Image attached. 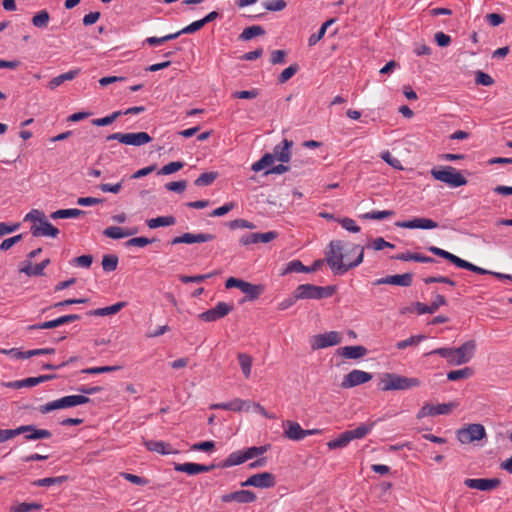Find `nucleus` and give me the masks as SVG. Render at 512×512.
<instances>
[{
  "instance_id": "nucleus-1",
  "label": "nucleus",
  "mask_w": 512,
  "mask_h": 512,
  "mask_svg": "<svg viewBox=\"0 0 512 512\" xmlns=\"http://www.w3.org/2000/svg\"><path fill=\"white\" fill-rule=\"evenodd\" d=\"M365 248L360 245L333 240L325 255V261L334 274L343 275L363 262Z\"/></svg>"
},
{
  "instance_id": "nucleus-2",
  "label": "nucleus",
  "mask_w": 512,
  "mask_h": 512,
  "mask_svg": "<svg viewBox=\"0 0 512 512\" xmlns=\"http://www.w3.org/2000/svg\"><path fill=\"white\" fill-rule=\"evenodd\" d=\"M476 350V342L469 340L458 348L443 347L434 349L426 356L437 354L447 360L450 365L459 366L468 363L474 356Z\"/></svg>"
},
{
  "instance_id": "nucleus-3",
  "label": "nucleus",
  "mask_w": 512,
  "mask_h": 512,
  "mask_svg": "<svg viewBox=\"0 0 512 512\" xmlns=\"http://www.w3.org/2000/svg\"><path fill=\"white\" fill-rule=\"evenodd\" d=\"M379 385L382 391L408 390L419 387L421 381L416 377H406L396 373H385Z\"/></svg>"
},
{
  "instance_id": "nucleus-4",
  "label": "nucleus",
  "mask_w": 512,
  "mask_h": 512,
  "mask_svg": "<svg viewBox=\"0 0 512 512\" xmlns=\"http://www.w3.org/2000/svg\"><path fill=\"white\" fill-rule=\"evenodd\" d=\"M431 175L435 180L441 181L453 188L467 184V179L460 171L452 166H444L440 169L433 168L431 170Z\"/></svg>"
},
{
  "instance_id": "nucleus-5",
  "label": "nucleus",
  "mask_w": 512,
  "mask_h": 512,
  "mask_svg": "<svg viewBox=\"0 0 512 512\" xmlns=\"http://www.w3.org/2000/svg\"><path fill=\"white\" fill-rule=\"evenodd\" d=\"M335 292L334 286H316L301 284L295 289V297L301 299H324L331 297Z\"/></svg>"
},
{
  "instance_id": "nucleus-6",
  "label": "nucleus",
  "mask_w": 512,
  "mask_h": 512,
  "mask_svg": "<svg viewBox=\"0 0 512 512\" xmlns=\"http://www.w3.org/2000/svg\"><path fill=\"white\" fill-rule=\"evenodd\" d=\"M90 402V399L85 395H69L60 399L48 402L39 407V411L42 414H46L53 410L70 408L77 405H82Z\"/></svg>"
},
{
  "instance_id": "nucleus-7",
  "label": "nucleus",
  "mask_w": 512,
  "mask_h": 512,
  "mask_svg": "<svg viewBox=\"0 0 512 512\" xmlns=\"http://www.w3.org/2000/svg\"><path fill=\"white\" fill-rule=\"evenodd\" d=\"M486 437V431L482 424H469L467 427L461 428L457 432V439L462 444H469L474 441H480Z\"/></svg>"
},
{
  "instance_id": "nucleus-8",
  "label": "nucleus",
  "mask_w": 512,
  "mask_h": 512,
  "mask_svg": "<svg viewBox=\"0 0 512 512\" xmlns=\"http://www.w3.org/2000/svg\"><path fill=\"white\" fill-rule=\"evenodd\" d=\"M342 342V335L337 331H330L323 334L314 335L310 339L312 350L324 349L327 347L338 345Z\"/></svg>"
},
{
  "instance_id": "nucleus-9",
  "label": "nucleus",
  "mask_w": 512,
  "mask_h": 512,
  "mask_svg": "<svg viewBox=\"0 0 512 512\" xmlns=\"http://www.w3.org/2000/svg\"><path fill=\"white\" fill-rule=\"evenodd\" d=\"M457 407V403H443L438 405H432L429 403L424 404L417 413V419H422L427 416L447 415Z\"/></svg>"
},
{
  "instance_id": "nucleus-10",
  "label": "nucleus",
  "mask_w": 512,
  "mask_h": 512,
  "mask_svg": "<svg viewBox=\"0 0 512 512\" xmlns=\"http://www.w3.org/2000/svg\"><path fill=\"white\" fill-rule=\"evenodd\" d=\"M275 484V476L270 472L254 474L240 483L241 487L253 486L256 488H271Z\"/></svg>"
},
{
  "instance_id": "nucleus-11",
  "label": "nucleus",
  "mask_w": 512,
  "mask_h": 512,
  "mask_svg": "<svg viewBox=\"0 0 512 512\" xmlns=\"http://www.w3.org/2000/svg\"><path fill=\"white\" fill-rule=\"evenodd\" d=\"M232 310H233V305L227 304L225 302H218L214 308L200 313L198 315V317H199V319H201L205 322H214V321H217V320L225 317Z\"/></svg>"
},
{
  "instance_id": "nucleus-12",
  "label": "nucleus",
  "mask_w": 512,
  "mask_h": 512,
  "mask_svg": "<svg viewBox=\"0 0 512 512\" xmlns=\"http://www.w3.org/2000/svg\"><path fill=\"white\" fill-rule=\"evenodd\" d=\"M278 237V233L276 231H268L265 233H246L243 234L240 239L239 243L242 246H249L252 244H258V243H269L273 240H275Z\"/></svg>"
},
{
  "instance_id": "nucleus-13",
  "label": "nucleus",
  "mask_w": 512,
  "mask_h": 512,
  "mask_svg": "<svg viewBox=\"0 0 512 512\" xmlns=\"http://www.w3.org/2000/svg\"><path fill=\"white\" fill-rule=\"evenodd\" d=\"M464 485L471 489L489 492L498 488L501 480L499 478H467L464 480Z\"/></svg>"
},
{
  "instance_id": "nucleus-14",
  "label": "nucleus",
  "mask_w": 512,
  "mask_h": 512,
  "mask_svg": "<svg viewBox=\"0 0 512 512\" xmlns=\"http://www.w3.org/2000/svg\"><path fill=\"white\" fill-rule=\"evenodd\" d=\"M372 379V374L362 370H352L343 378L341 386L345 389L364 384Z\"/></svg>"
},
{
  "instance_id": "nucleus-15",
  "label": "nucleus",
  "mask_w": 512,
  "mask_h": 512,
  "mask_svg": "<svg viewBox=\"0 0 512 512\" xmlns=\"http://www.w3.org/2000/svg\"><path fill=\"white\" fill-rule=\"evenodd\" d=\"M79 319H80V316L78 314L64 315V316H61L54 320L46 321V322H43L40 324L29 325L27 327V330L32 331V330H37V329H52V328H56V327H59L61 325H64V324H67L70 322L77 321Z\"/></svg>"
},
{
  "instance_id": "nucleus-16",
  "label": "nucleus",
  "mask_w": 512,
  "mask_h": 512,
  "mask_svg": "<svg viewBox=\"0 0 512 512\" xmlns=\"http://www.w3.org/2000/svg\"><path fill=\"white\" fill-rule=\"evenodd\" d=\"M215 239V235L210 233H199V234H192V233H184L181 236H177L171 240L172 245L176 244H193V243H204L209 242Z\"/></svg>"
},
{
  "instance_id": "nucleus-17",
  "label": "nucleus",
  "mask_w": 512,
  "mask_h": 512,
  "mask_svg": "<svg viewBox=\"0 0 512 512\" xmlns=\"http://www.w3.org/2000/svg\"><path fill=\"white\" fill-rule=\"evenodd\" d=\"M395 225L405 229H435L438 223L429 218H414L412 220L398 221Z\"/></svg>"
},
{
  "instance_id": "nucleus-18",
  "label": "nucleus",
  "mask_w": 512,
  "mask_h": 512,
  "mask_svg": "<svg viewBox=\"0 0 512 512\" xmlns=\"http://www.w3.org/2000/svg\"><path fill=\"white\" fill-rule=\"evenodd\" d=\"M413 274L412 273H404L401 275H389L380 279H377L373 282L374 286L389 284V285H397L402 287H409L412 284Z\"/></svg>"
},
{
  "instance_id": "nucleus-19",
  "label": "nucleus",
  "mask_w": 512,
  "mask_h": 512,
  "mask_svg": "<svg viewBox=\"0 0 512 512\" xmlns=\"http://www.w3.org/2000/svg\"><path fill=\"white\" fill-rule=\"evenodd\" d=\"M256 494L250 490H239L231 493L224 494L221 501L224 503L237 502V503H252L256 500Z\"/></svg>"
},
{
  "instance_id": "nucleus-20",
  "label": "nucleus",
  "mask_w": 512,
  "mask_h": 512,
  "mask_svg": "<svg viewBox=\"0 0 512 512\" xmlns=\"http://www.w3.org/2000/svg\"><path fill=\"white\" fill-rule=\"evenodd\" d=\"M251 407V402L248 400H242L240 398H235L232 401L226 403H214L210 405V409L216 410H229L233 412H239L242 410H248Z\"/></svg>"
},
{
  "instance_id": "nucleus-21",
  "label": "nucleus",
  "mask_w": 512,
  "mask_h": 512,
  "mask_svg": "<svg viewBox=\"0 0 512 512\" xmlns=\"http://www.w3.org/2000/svg\"><path fill=\"white\" fill-rule=\"evenodd\" d=\"M30 230L34 237L49 236L55 238L59 234L58 228L54 227L47 218L39 225L33 224Z\"/></svg>"
},
{
  "instance_id": "nucleus-22",
  "label": "nucleus",
  "mask_w": 512,
  "mask_h": 512,
  "mask_svg": "<svg viewBox=\"0 0 512 512\" xmlns=\"http://www.w3.org/2000/svg\"><path fill=\"white\" fill-rule=\"evenodd\" d=\"M447 304V301L443 295L437 294L434 300L431 303V306H428L421 302H416L414 305L415 311L419 314H433L435 313L440 306H444Z\"/></svg>"
},
{
  "instance_id": "nucleus-23",
  "label": "nucleus",
  "mask_w": 512,
  "mask_h": 512,
  "mask_svg": "<svg viewBox=\"0 0 512 512\" xmlns=\"http://www.w3.org/2000/svg\"><path fill=\"white\" fill-rule=\"evenodd\" d=\"M366 347L362 345L357 346H344L336 350V355L341 356L345 359H359L367 354Z\"/></svg>"
},
{
  "instance_id": "nucleus-24",
  "label": "nucleus",
  "mask_w": 512,
  "mask_h": 512,
  "mask_svg": "<svg viewBox=\"0 0 512 512\" xmlns=\"http://www.w3.org/2000/svg\"><path fill=\"white\" fill-rule=\"evenodd\" d=\"M292 145L293 142L291 140L284 139L281 144L274 147L273 153H271V155L275 156V160H278L281 163H287L291 158L290 149Z\"/></svg>"
},
{
  "instance_id": "nucleus-25",
  "label": "nucleus",
  "mask_w": 512,
  "mask_h": 512,
  "mask_svg": "<svg viewBox=\"0 0 512 512\" xmlns=\"http://www.w3.org/2000/svg\"><path fill=\"white\" fill-rule=\"evenodd\" d=\"M152 138L146 132L123 133V144L142 146L151 142Z\"/></svg>"
},
{
  "instance_id": "nucleus-26",
  "label": "nucleus",
  "mask_w": 512,
  "mask_h": 512,
  "mask_svg": "<svg viewBox=\"0 0 512 512\" xmlns=\"http://www.w3.org/2000/svg\"><path fill=\"white\" fill-rule=\"evenodd\" d=\"M285 428L284 436L288 439L299 441L304 439V429L301 428L300 424L287 420L283 423Z\"/></svg>"
},
{
  "instance_id": "nucleus-27",
  "label": "nucleus",
  "mask_w": 512,
  "mask_h": 512,
  "mask_svg": "<svg viewBox=\"0 0 512 512\" xmlns=\"http://www.w3.org/2000/svg\"><path fill=\"white\" fill-rule=\"evenodd\" d=\"M238 289L247 296L249 301L257 299L264 291V287L262 285H255L244 280L241 281Z\"/></svg>"
},
{
  "instance_id": "nucleus-28",
  "label": "nucleus",
  "mask_w": 512,
  "mask_h": 512,
  "mask_svg": "<svg viewBox=\"0 0 512 512\" xmlns=\"http://www.w3.org/2000/svg\"><path fill=\"white\" fill-rule=\"evenodd\" d=\"M50 264V259H45L41 263L32 265L31 262L20 268L21 273H25L27 276H43L44 269Z\"/></svg>"
},
{
  "instance_id": "nucleus-29",
  "label": "nucleus",
  "mask_w": 512,
  "mask_h": 512,
  "mask_svg": "<svg viewBox=\"0 0 512 512\" xmlns=\"http://www.w3.org/2000/svg\"><path fill=\"white\" fill-rule=\"evenodd\" d=\"M144 445L149 451L157 452L162 455L176 453L169 444L163 441L148 440L144 441Z\"/></svg>"
},
{
  "instance_id": "nucleus-30",
  "label": "nucleus",
  "mask_w": 512,
  "mask_h": 512,
  "mask_svg": "<svg viewBox=\"0 0 512 512\" xmlns=\"http://www.w3.org/2000/svg\"><path fill=\"white\" fill-rule=\"evenodd\" d=\"M394 259L401 261H416L421 263H433L435 259L429 256L422 255L420 253L406 252L401 253L393 257Z\"/></svg>"
},
{
  "instance_id": "nucleus-31",
  "label": "nucleus",
  "mask_w": 512,
  "mask_h": 512,
  "mask_svg": "<svg viewBox=\"0 0 512 512\" xmlns=\"http://www.w3.org/2000/svg\"><path fill=\"white\" fill-rule=\"evenodd\" d=\"M373 426L374 423L361 424L355 429L346 430V433L350 441H353L355 439H362L372 431Z\"/></svg>"
},
{
  "instance_id": "nucleus-32",
  "label": "nucleus",
  "mask_w": 512,
  "mask_h": 512,
  "mask_svg": "<svg viewBox=\"0 0 512 512\" xmlns=\"http://www.w3.org/2000/svg\"><path fill=\"white\" fill-rule=\"evenodd\" d=\"M126 306L125 302H118L111 306H107L104 308H98L95 310L89 311L87 314L90 316H107V315H114L118 313L122 308Z\"/></svg>"
},
{
  "instance_id": "nucleus-33",
  "label": "nucleus",
  "mask_w": 512,
  "mask_h": 512,
  "mask_svg": "<svg viewBox=\"0 0 512 512\" xmlns=\"http://www.w3.org/2000/svg\"><path fill=\"white\" fill-rule=\"evenodd\" d=\"M248 459H247V456H246V452L245 450L244 451H235V452H232L222 463L221 467H224V468H227V467H232V466H236V465H240L244 462H246Z\"/></svg>"
},
{
  "instance_id": "nucleus-34",
  "label": "nucleus",
  "mask_w": 512,
  "mask_h": 512,
  "mask_svg": "<svg viewBox=\"0 0 512 512\" xmlns=\"http://www.w3.org/2000/svg\"><path fill=\"white\" fill-rule=\"evenodd\" d=\"M80 73L79 69L70 70L66 73H63L59 76L54 77L48 84L51 90L56 89L60 85H62L65 81L73 80Z\"/></svg>"
},
{
  "instance_id": "nucleus-35",
  "label": "nucleus",
  "mask_w": 512,
  "mask_h": 512,
  "mask_svg": "<svg viewBox=\"0 0 512 512\" xmlns=\"http://www.w3.org/2000/svg\"><path fill=\"white\" fill-rule=\"evenodd\" d=\"M147 226L150 229H156L158 227L171 226L176 223V218L172 215L169 216H159L156 218H152L147 220Z\"/></svg>"
},
{
  "instance_id": "nucleus-36",
  "label": "nucleus",
  "mask_w": 512,
  "mask_h": 512,
  "mask_svg": "<svg viewBox=\"0 0 512 512\" xmlns=\"http://www.w3.org/2000/svg\"><path fill=\"white\" fill-rule=\"evenodd\" d=\"M86 212L80 209H60L50 214L52 219H66V218H77L84 215Z\"/></svg>"
},
{
  "instance_id": "nucleus-37",
  "label": "nucleus",
  "mask_w": 512,
  "mask_h": 512,
  "mask_svg": "<svg viewBox=\"0 0 512 512\" xmlns=\"http://www.w3.org/2000/svg\"><path fill=\"white\" fill-rule=\"evenodd\" d=\"M237 358L244 377L248 379L251 375L253 358L246 353H238Z\"/></svg>"
},
{
  "instance_id": "nucleus-38",
  "label": "nucleus",
  "mask_w": 512,
  "mask_h": 512,
  "mask_svg": "<svg viewBox=\"0 0 512 512\" xmlns=\"http://www.w3.org/2000/svg\"><path fill=\"white\" fill-rule=\"evenodd\" d=\"M40 383L39 376L38 377H28L23 380H17L13 382L4 383V385L8 388L19 389L22 387H34Z\"/></svg>"
},
{
  "instance_id": "nucleus-39",
  "label": "nucleus",
  "mask_w": 512,
  "mask_h": 512,
  "mask_svg": "<svg viewBox=\"0 0 512 512\" xmlns=\"http://www.w3.org/2000/svg\"><path fill=\"white\" fill-rule=\"evenodd\" d=\"M428 251H430L431 253H433L434 255L436 256H439L441 258H444L446 260H448L449 262L453 263L454 265L458 266L459 264V261L461 258H459L458 256L444 250V249H441L439 247H436V246H430L427 248Z\"/></svg>"
},
{
  "instance_id": "nucleus-40",
  "label": "nucleus",
  "mask_w": 512,
  "mask_h": 512,
  "mask_svg": "<svg viewBox=\"0 0 512 512\" xmlns=\"http://www.w3.org/2000/svg\"><path fill=\"white\" fill-rule=\"evenodd\" d=\"M275 161V156L271 155V153H265L258 161L252 164L251 169L254 172H259L269 166H271Z\"/></svg>"
},
{
  "instance_id": "nucleus-41",
  "label": "nucleus",
  "mask_w": 512,
  "mask_h": 512,
  "mask_svg": "<svg viewBox=\"0 0 512 512\" xmlns=\"http://www.w3.org/2000/svg\"><path fill=\"white\" fill-rule=\"evenodd\" d=\"M473 375V369L470 367H464L459 370H452L447 373V379L449 381H458L461 379H468Z\"/></svg>"
},
{
  "instance_id": "nucleus-42",
  "label": "nucleus",
  "mask_w": 512,
  "mask_h": 512,
  "mask_svg": "<svg viewBox=\"0 0 512 512\" xmlns=\"http://www.w3.org/2000/svg\"><path fill=\"white\" fill-rule=\"evenodd\" d=\"M68 480V476H58V477H47L35 480L33 482L34 486L37 487H49L52 485H60Z\"/></svg>"
},
{
  "instance_id": "nucleus-43",
  "label": "nucleus",
  "mask_w": 512,
  "mask_h": 512,
  "mask_svg": "<svg viewBox=\"0 0 512 512\" xmlns=\"http://www.w3.org/2000/svg\"><path fill=\"white\" fill-rule=\"evenodd\" d=\"M119 258L115 254H106L102 258V268L105 272H113L117 269Z\"/></svg>"
},
{
  "instance_id": "nucleus-44",
  "label": "nucleus",
  "mask_w": 512,
  "mask_h": 512,
  "mask_svg": "<svg viewBox=\"0 0 512 512\" xmlns=\"http://www.w3.org/2000/svg\"><path fill=\"white\" fill-rule=\"evenodd\" d=\"M264 34H265V30L261 26L254 25V26L245 28L242 31V33L240 34L239 38L243 41H248V40L252 39L253 37L261 36Z\"/></svg>"
},
{
  "instance_id": "nucleus-45",
  "label": "nucleus",
  "mask_w": 512,
  "mask_h": 512,
  "mask_svg": "<svg viewBox=\"0 0 512 512\" xmlns=\"http://www.w3.org/2000/svg\"><path fill=\"white\" fill-rule=\"evenodd\" d=\"M350 439L346 433V431H344L343 433H341L336 439H333V440H330L329 442H327V447L330 449V450H334V449H339V448H344L346 447L349 443H350Z\"/></svg>"
},
{
  "instance_id": "nucleus-46",
  "label": "nucleus",
  "mask_w": 512,
  "mask_h": 512,
  "mask_svg": "<svg viewBox=\"0 0 512 512\" xmlns=\"http://www.w3.org/2000/svg\"><path fill=\"white\" fill-rule=\"evenodd\" d=\"M425 339H426L425 335H422V334L414 335V336H411V337H409V338H407L405 340L399 341L396 344V348L399 349V350H403V349H406L407 347H410V346H416L420 342L424 341Z\"/></svg>"
},
{
  "instance_id": "nucleus-47",
  "label": "nucleus",
  "mask_w": 512,
  "mask_h": 512,
  "mask_svg": "<svg viewBox=\"0 0 512 512\" xmlns=\"http://www.w3.org/2000/svg\"><path fill=\"white\" fill-rule=\"evenodd\" d=\"M49 20H50V15H49L48 11L41 10L33 16L32 24L36 28H45V27H47Z\"/></svg>"
},
{
  "instance_id": "nucleus-48",
  "label": "nucleus",
  "mask_w": 512,
  "mask_h": 512,
  "mask_svg": "<svg viewBox=\"0 0 512 512\" xmlns=\"http://www.w3.org/2000/svg\"><path fill=\"white\" fill-rule=\"evenodd\" d=\"M41 509H42V505L40 503H36V502L25 503V502H23L18 505L11 506L9 512H31V511H35V510L38 511Z\"/></svg>"
},
{
  "instance_id": "nucleus-49",
  "label": "nucleus",
  "mask_w": 512,
  "mask_h": 512,
  "mask_svg": "<svg viewBox=\"0 0 512 512\" xmlns=\"http://www.w3.org/2000/svg\"><path fill=\"white\" fill-rule=\"evenodd\" d=\"M217 177V172H204L194 181V184L196 186H209Z\"/></svg>"
},
{
  "instance_id": "nucleus-50",
  "label": "nucleus",
  "mask_w": 512,
  "mask_h": 512,
  "mask_svg": "<svg viewBox=\"0 0 512 512\" xmlns=\"http://www.w3.org/2000/svg\"><path fill=\"white\" fill-rule=\"evenodd\" d=\"M27 429V427H18L16 429H0V443H3L19 434L24 433Z\"/></svg>"
},
{
  "instance_id": "nucleus-51",
  "label": "nucleus",
  "mask_w": 512,
  "mask_h": 512,
  "mask_svg": "<svg viewBox=\"0 0 512 512\" xmlns=\"http://www.w3.org/2000/svg\"><path fill=\"white\" fill-rule=\"evenodd\" d=\"M395 214L392 210H384V211H371L363 214L361 217L363 219L369 220H382L385 218H389Z\"/></svg>"
},
{
  "instance_id": "nucleus-52",
  "label": "nucleus",
  "mask_w": 512,
  "mask_h": 512,
  "mask_svg": "<svg viewBox=\"0 0 512 512\" xmlns=\"http://www.w3.org/2000/svg\"><path fill=\"white\" fill-rule=\"evenodd\" d=\"M459 268H462V269H466V270H469V271H472L474 273H477V274H480V275H486V274H490L492 273V271H489V270H486L484 268H481L479 266H476L464 259H460L459 261V264L458 266Z\"/></svg>"
},
{
  "instance_id": "nucleus-53",
  "label": "nucleus",
  "mask_w": 512,
  "mask_h": 512,
  "mask_svg": "<svg viewBox=\"0 0 512 512\" xmlns=\"http://www.w3.org/2000/svg\"><path fill=\"white\" fill-rule=\"evenodd\" d=\"M333 22V20H328L326 22H324L322 24V26L320 27L319 31L317 33H314L312 34L309 39H308V45L309 46H314L318 41H320L325 33H326V30H327V27Z\"/></svg>"
},
{
  "instance_id": "nucleus-54",
  "label": "nucleus",
  "mask_w": 512,
  "mask_h": 512,
  "mask_svg": "<svg viewBox=\"0 0 512 512\" xmlns=\"http://www.w3.org/2000/svg\"><path fill=\"white\" fill-rule=\"evenodd\" d=\"M121 115H122V111H115L106 117L93 119L92 124L95 126H99V127L107 126V125L112 124Z\"/></svg>"
},
{
  "instance_id": "nucleus-55",
  "label": "nucleus",
  "mask_w": 512,
  "mask_h": 512,
  "mask_svg": "<svg viewBox=\"0 0 512 512\" xmlns=\"http://www.w3.org/2000/svg\"><path fill=\"white\" fill-rule=\"evenodd\" d=\"M184 167V163L181 161L170 162L164 165L159 171V175H169L181 170Z\"/></svg>"
},
{
  "instance_id": "nucleus-56",
  "label": "nucleus",
  "mask_w": 512,
  "mask_h": 512,
  "mask_svg": "<svg viewBox=\"0 0 512 512\" xmlns=\"http://www.w3.org/2000/svg\"><path fill=\"white\" fill-rule=\"evenodd\" d=\"M299 70L298 64H291L285 68L278 77V82L283 84L292 78Z\"/></svg>"
},
{
  "instance_id": "nucleus-57",
  "label": "nucleus",
  "mask_w": 512,
  "mask_h": 512,
  "mask_svg": "<svg viewBox=\"0 0 512 512\" xmlns=\"http://www.w3.org/2000/svg\"><path fill=\"white\" fill-rule=\"evenodd\" d=\"M174 469L178 472H184L189 475L197 474V463L186 462V463H176L174 465Z\"/></svg>"
},
{
  "instance_id": "nucleus-58",
  "label": "nucleus",
  "mask_w": 512,
  "mask_h": 512,
  "mask_svg": "<svg viewBox=\"0 0 512 512\" xmlns=\"http://www.w3.org/2000/svg\"><path fill=\"white\" fill-rule=\"evenodd\" d=\"M119 366H100V367H91V368H85L81 372L84 374H101V373H108L119 370Z\"/></svg>"
},
{
  "instance_id": "nucleus-59",
  "label": "nucleus",
  "mask_w": 512,
  "mask_h": 512,
  "mask_svg": "<svg viewBox=\"0 0 512 512\" xmlns=\"http://www.w3.org/2000/svg\"><path fill=\"white\" fill-rule=\"evenodd\" d=\"M103 234L111 239H121L124 238V229L118 226H110L103 231Z\"/></svg>"
},
{
  "instance_id": "nucleus-60",
  "label": "nucleus",
  "mask_w": 512,
  "mask_h": 512,
  "mask_svg": "<svg viewBox=\"0 0 512 512\" xmlns=\"http://www.w3.org/2000/svg\"><path fill=\"white\" fill-rule=\"evenodd\" d=\"M154 242V239L146 237H134L126 242L127 247H145Z\"/></svg>"
},
{
  "instance_id": "nucleus-61",
  "label": "nucleus",
  "mask_w": 512,
  "mask_h": 512,
  "mask_svg": "<svg viewBox=\"0 0 512 512\" xmlns=\"http://www.w3.org/2000/svg\"><path fill=\"white\" fill-rule=\"evenodd\" d=\"M228 226L230 229H237V228H243V229H255L256 226L246 220V219H235L228 223Z\"/></svg>"
},
{
  "instance_id": "nucleus-62",
  "label": "nucleus",
  "mask_w": 512,
  "mask_h": 512,
  "mask_svg": "<svg viewBox=\"0 0 512 512\" xmlns=\"http://www.w3.org/2000/svg\"><path fill=\"white\" fill-rule=\"evenodd\" d=\"M263 6L269 11H282L286 7L284 0H268L263 2Z\"/></svg>"
},
{
  "instance_id": "nucleus-63",
  "label": "nucleus",
  "mask_w": 512,
  "mask_h": 512,
  "mask_svg": "<svg viewBox=\"0 0 512 512\" xmlns=\"http://www.w3.org/2000/svg\"><path fill=\"white\" fill-rule=\"evenodd\" d=\"M341 226L349 232L358 233L360 231V227L356 224V222L348 217L342 218L339 220Z\"/></svg>"
},
{
  "instance_id": "nucleus-64",
  "label": "nucleus",
  "mask_w": 512,
  "mask_h": 512,
  "mask_svg": "<svg viewBox=\"0 0 512 512\" xmlns=\"http://www.w3.org/2000/svg\"><path fill=\"white\" fill-rule=\"evenodd\" d=\"M93 262V256L92 255H82L75 257L72 260V264L82 267V268H89L92 265Z\"/></svg>"
}]
</instances>
